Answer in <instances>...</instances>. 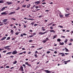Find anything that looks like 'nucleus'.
Instances as JSON below:
<instances>
[{
	"label": "nucleus",
	"instance_id": "obj_1",
	"mask_svg": "<svg viewBox=\"0 0 73 73\" xmlns=\"http://www.w3.org/2000/svg\"><path fill=\"white\" fill-rule=\"evenodd\" d=\"M17 52L15 50L12 52V54H17Z\"/></svg>",
	"mask_w": 73,
	"mask_h": 73
},
{
	"label": "nucleus",
	"instance_id": "obj_2",
	"mask_svg": "<svg viewBox=\"0 0 73 73\" xmlns=\"http://www.w3.org/2000/svg\"><path fill=\"white\" fill-rule=\"evenodd\" d=\"M15 13V11H14L12 12H11L9 14V15H12V14H14Z\"/></svg>",
	"mask_w": 73,
	"mask_h": 73
},
{
	"label": "nucleus",
	"instance_id": "obj_3",
	"mask_svg": "<svg viewBox=\"0 0 73 73\" xmlns=\"http://www.w3.org/2000/svg\"><path fill=\"white\" fill-rule=\"evenodd\" d=\"M45 71L46 73H52V72H51L50 71H49L48 70H45Z\"/></svg>",
	"mask_w": 73,
	"mask_h": 73
},
{
	"label": "nucleus",
	"instance_id": "obj_4",
	"mask_svg": "<svg viewBox=\"0 0 73 73\" xmlns=\"http://www.w3.org/2000/svg\"><path fill=\"white\" fill-rule=\"evenodd\" d=\"M20 69L22 72H23V71H24V69H23V66H21Z\"/></svg>",
	"mask_w": 73,
	"mask_h": 73
},
{
	"label": "nucleus",
	"instance_id": "obj_5",
	"mask_svg": "<svg viewBox=\"0 0 73 73\" xmlns=\"http://www.w3.org/2000/svg\"><path fill=\"white\" fill-rule=\"evenodd\" d=\"M25 65H27L28 66H31V65L30 64L28 63V62H26L25 63Z\"/></svg>",
	"mask_w": 73,
	"mask_h": 73
},
{
	"label": "nucleus",
	"instance_id": "obj_6",
	"mask_svg": "<svg viewBox=\"0 0 73 73\" xmlns=\"http://www.w3.org/2000/svg\"><path fill=\"white\" fill-rule=\"evenodd\" d=\"M6 38H7V37L5 36L4 37L2 38L0 40V41H3V40H4Z\"/></svg>",
	"mask_w": 73,
	"mask_h": 73
},
{
	"label": "nucleus",
	"instance_id": "obj_7",
	"mask_svg": "<svg viewBox=\"0 0 73 73\" xmlns=\"http://www.w3.org/2000/svg\"><path fill=\"white\" fill-rule=\"evenodd\" d=\"M8 20V19H5L3 20L2 21L3 22H4V23H6L7 22V21Z\"/></svg>",
	"mask_w": 73,
	"mask_h": 73
},
{
	"label": "nucleus",
	"instance_id": "obj_8",
	"mask_svg": "<svg viewBox=\"0 0 73 73\" xmlns=\"http://www.w3.org/2000/svg\"><path fill=\"white\" fill-rule=\"evenodd\" d=\"M1 15H7V13L5 12H3L1 13Z\"/></svg>",
	"mask_w": 73,
	"mask_h": 73
},
{
	"label": "nucleus",
	"instance_id": "obj_9",
	"mask_svg": "<svg viewBox=\"0 0 73 73\" xmlns=\"http://www.w3.org/2000/svg\"><path fill=\"white\" fill-rule=\"evenodd\" d=\"M6 4H8V5H11V4H12V3L11 2H6Z\"/></svg>",
	"mask_w": 73,
	"mask_h": 73
},
{
	"label": "nucleus",
	"instance_id": "obj_10",
	"mask_svg": "<svg viewBox=\"0 0 73 73\" xmlns=\"http://www.w3.org/2000/svg\"><path fill=\"white\" fill-rule=\"evenodd\" d=\"M35 3V4H40V1H39L36 2Z\"/></svg>",
	"mask_w": 73,
	"mask_h": 73
},
{
	"label": "nucleus",
	"instance_id": "obj_11",
	"mask_svg": "<svg viewBox=\"0 0 73 73\" xmlns=\"http://www.w3.org/2000/svg\"><path fill=\"white\" fill-rule=\"evenodd\" d=\"M59 44H60V45H63L64 44V43L63 42H62V43L61 42H60Z\"/></svg>",
	"mask_w": 73,
	"mask_h": 73
},
{
	"label": "nucleus",
	"instance_id": "obj_12",
	"mask_svg": "<svg viewBox=\"0 0 73 73\" xmlns=\"http://www.w3.org/2000/svg\"><path fill=\"white\" fill-rule=\"evenodd\" d=\"M10 47V46H6L4 47V48L5 49H8V47Z\"/></svg>",
	"mask_w": 73,
	"mask_h": 73
},
{
	"label": "nucleus",
	"instance_id": "obj_13",
	"mask_svg": "<svg viewBox=\"0 0 73 73\" xmlns=\"http://www.w3.org/2000/svg\"><path fill=\"white\" fill-rule=\"evenodd\" d=\"M50 32H53V33H55L56 32L55 31H54V30H50Z\"/></svg>",
	"mask_w": 73,
	"mask_h": 73
},
{
	"label": "nucleus",
	"instance_id": "obj_14",
	"mask_svg": "<svg viewBox=\"0 0 73 73\" xmlns=\"http://www.w3.org/2000/svg\"><path fill=\"white\" fill-rule=\"evenodd\" d=\"M12 53V52H8L6 54V55H7V54H11Z\"/></svg>",
	"mask_w": 73,
	"mask_h": 73
},
{
	"label": "nucleus",
	"instance_id": "obj_15",
	"mask_svg": "<svg viewBox=\"0 0 73 73\" xmlns=\"http://www.w3.org/2000/svg\"><path fill=\"white\" fill-rule=\"evenodd\" d=\"M69 15H70V14H66L65 15V16H66V17H68V16H69Z\"/></svg>",
	"mask_w": 73,
	"mask_h": 73
},
{
	"label": "nucleus",
	"instance_id": "obj_16",
	"mask_svg": "<svg viewBox=\"0 0 73 73\" xmlns=\"http://www.w3.org/2000/svg\"><path fill=\"white\" fill-rule=\"evenodd\" d=\"M0 3H4V1L2 0L0 1Z\"/></svg>",
	"mask_w": 73,
	"mask_h": 73
},
{
	"label": "nucleus",
	"instance_id": "obj_17",
	"mask_svg": "<svg viewBox=\"0 0 73 73\" xmlns=\"http://www.w3.org/2000/svg\"><path fill=\"white\" fill-rule=\"evenodd\" d=\"M27 20H35V19H27Z\"/></svg>",
	"mask_w": 73,
	"mask_h": 73
},
{
	"label": "nucleus",
	"instance_id": "obj_18",
	"mask_svg": "<svg viewBox=\"0 0 73 73\" xmlns=\"http://www.w3.org/2000/svg\"><path fill=\"white\" fill-rule=\"evenodd\" d=\"M57 35H55L54 36V37L53 38V39H54V38H56V37H57Z\"/></svg>",
	"mask_w": 73,
	"mask_h": 73
},
{
	"label": "nucleus",
	"instance_id": "obj_19",
	"mask_svg": "<svg viewBox=\"0 0 73 73\" xmlns=\"http://www.w3.org/2000/svg\"><path fill=\"white\" fill-rule=\"evenodd\" d=\"M5 9V7H3L2 9H1V11H4V10Z\"/></svg>",
	"mask_w": 73,
	"mask_h": 73
},
{
	"label": "nucleus",
	"instance_id": "obj_20",
	"mask_svg": "<svg viewBox=\"0 0 73 73\" xmlns=\"http://www.w3.org/2000/svg\"><path fill=\"white\" fill-rule=\"evenodd\" d=\"M68 39H66V40L64 41L65 43H66V42H68Z\"/></svg>",
	"mask_w": 73,
	"mask_h": 73
},
{
	"label": "nucleus",
	"instance_id": "obj_21",
	"mask_svg": "<svg viewBox=\"0 0 73 73\" xmlns=\"http://www.w3.org/2000/svg\"><path fill=\"white\" fill-rule=\"evenodd\" d=\"M65 49H66V52H68L69 50H68V49H67V48H65Z\"/></svg>",
	"mask_w": 73,
	"mask_h": 73
},
{
	"label": "nucleus",
	"instance_id": "obj_22",
	"mask_svg": "<svg viewBox=\"0 0 73 73\" xmlns=\"http://www.w3.org/2000/svg\"><path fill=\"white\" fill-rule=\"evenodd\" d=\"M57 41H58V42H60V41H61V39H60L59 38L58 39H57Z\"/></svg>",
	"mask_w": 73,
	"mask_h": 73
},
{
	"label": "nucleus",
	"instance_id": "obj_23",
	"mask_svg": "<svg viewBox=\"0 0 73 73\" xmlns=\"http://www.w3.org/2000/svg\"><path fill=\"white\" fill-rule=\"evenodd\" d=\"M17 63V61H15V62H13V64H16Z\"/></svg>",
	"mask_w": 73,
	"mask_h": 73
},
{
	"label": "nucleus",
	"instance_id": "obj_24",
	"mask_svg": "<svg viewBox=\"0 0 73 73\" xmlns=\"http://www.w3.org/2000/svg\"><path fill=\"white\" fill-rule=\"evenodd\" d=\"M27 5H23L22 6V7H24V8H25Z\"/></svg>",
	"mask_w": 73,
	"mask_h": 73
},
{
	"label": "nucleus",
	"instance_id": "obj_25",
	"mask_svg": "<svg viewBox=\"0 0 73 73\" xmlns=\"http://www.w3.org/2000/svg\"><path fill=\"white\" fill-rule=\"evenodd\" d=\"M13 30H11V31L10 33H11L12 34H13Z\"/></svg>",
	"mask_w": 73,
	"mask_h": 73
},
{
	"label": "nucleus",
	"instance_id": "obj_26",
	"mask_svg": "<svg viewBox=\"0 0 73 73\" xmlns=\"http://www.w3.org/2000/svg\"><path fill=\"white\" fill-rule=\"evenodd\" d=\"M30 5H31V4H29L28 5H27V8H29L30 7Z\"/></svg>",
	"mask_w": 73,
	"mask_h": 73
},
{
	"label": "nucleus",
	"instance_id": "obj_27",
	"mask_svg": "<svg viewBox=\"0 0 73 73\" xmlns=\"http://www.w3.org/2000/svg\"><path fill=\"white\" fill-rule=\"evenodd\" d=\"M17 8V9H16V10L17 11H18V10L19 9H20V7H18Z\"/></svg>",
	"mask_w": 73,
	"mask_h": 73
},
{
	"label": "nucleus",
	"instance_id": "obj_28",
	"mask_svg": "<svg viewBox=\"0 0 73 73\" xmlns=\"http://www.w3.org/2000/svg\"><path fill=\"white\" fill-rule=\"evenodd\" d=\"M45 40L46 41H48V40H49V38H46Z\"/></svg>",
	"mask_w": 73,
	"mask_h": 73
},
{
	"label": "nucleus",
	"instance_id": "obj_29",
	"mask_svg": "<svg viewBox=\"0 0 73 73\" xmlns=\"http://www.w3.org/2000/svg\"><path fill=\"white\" fill-rule=\"evenodd\" d=\"M59 16L60 17H63V15H61L60 14H59Z\"/></svg>",
	"mask_w": 73,
	"mask_h": 73
},
{
	"label": "nucleus",
	"instance_id": "obj_30",
	"mask_svg": "<svg viewBox=\"0 0 73 73\" xmlns=\"http://www.w3.org/2000/svg\"><path fill=\"white\" fill-rule=\"evenodd\" d=\"M46 40H45L43 41V43H45V42H46Z\"/></svg>",
	"mask_w": 73,
	"mask_h": 73
},
{
	"label": "nucleus",
	"instance_id": "obj_31",
	"mask_svg": "<svg viewBox=\"0 0 73 73\" xmlns=\"http://www.w3.org/2000/svg\"><path fill=\"white\" fill-rule=\"evenodd\" d=\"M11 38L10 37H7V40H9Z\"/></svg>",
	"mask_w": 73,
	"mask_h": 73
},
{
	"label": "nucleus",
	"instance_id": "obj_32",
	"mask_svg": "<svg viewBox=\"0 0 73 73\" xmlns=\"http://www.w3.org/2000/svg\"><path fill=\"white\" fill-rule=\"evenodd\" d=\"M50 53V51H47L46 52V53L47 54H49V53Z\"/></svg>",
	"mask_w": 73,
	"mask_h": 73
},
{
	"label": "nucleus",
	"instance_id": "obj_33",
	"mask_svg": "<svg viewBox=\"0 0 73 73\" xmlns=\"http://www.w3.org/2000/svg\"><path fill=\"white\" fill-rule=\"evenodd\" d=\"M31 24L32 25V26H33V25H34V22H33V23H32Z\"/></svg>",
	"mask_w": 73,
	"mask_h": 73
},
{
	"label": "nucleus",
	"instance_id": "obj_34",
	"mask_svg": "<svg viewBox=\"0 0 73 73\" xmlns=\"http://www.w3.org/2000/svg\"><path fill=\"white\" fill-rule=\"evenodd\" d=\"M6 68H9V66H6Z\"/></svg>",
	"mask_w": 73,
	"mask_h": 73
},
{
	"label": "nucleus",
	"instance_id": "obj_35",
	"mask_svg": "<svg viewBox=\"0 0 73 73\" xmlns=\"http://www.w3.org/2000/svg\"><path fill=\"white\" fill-rule=\"evenodd\" d=\"M15 35H19V33H15Z\"/></svg>",
	"mask_w": 73,
	"mask_h": 73
},
{
	"label": "nucleus",
	"instance_id": "obj_36",
	"mask_svg": "<svg viewBox=\"0 0 73 73\" xmlns=\"http://www.w3.org/2000/svg\"><path fill=\"white\" fill-rule=\"evenodd\" d=\"M21 37H23V34H21Z\"/></svg>",
	"mask_w": 73,
	"mask_h": 73
},
{
	"label": "nucleus",
	"instance_id": "obj_37",
	"mask_svg": "<svg viewBox=\"0 0 73 73\" xmlns=\"http://www.w3.org/2000/svg\"><path fill=\"white\" fill-rule=\"evenodd\" d=\"M39 7H38V6H36L35 7V8H36V9H37Z\"/></svg>",
	"mask_w": 73,
	"mask_h": 73
},
{
	"label": "nucleus",
	"instance_id": "obj_38",
	"mask_svg": "<svg viewBox=\"0 0 73 73\" xmlns=\"http://www.w3.org/2000/svg\"><path fill=\"white\" fill-rule=\"evenodd\" d=\"M23 35L24 36H26L27 35V34H26L25 33H24L23 34Z\"/></svg>",
	"mask_w": 73,
	"mask_h": 73
},
{
	"label": "nucleus",
	"instance_id": "obj_39",
	"mask_svg": "<svg viewBox=\"0 0 73 73\" xmlns=\"http://www.w3.org/2000/svg\"><path fill=\"white\" fill-rule=\"evenodd\" d=\"M3 53H6L7 52V51L6 50H4L3 51Z\"/></svg>",
	"mask_w": 73,
	"mask_h": 73
},
{
	"label": "nucleus",
	"instance_id": "obj_40",
	"mask_svg": "<svg viewBox=\"0 0 73 73\" xmlns=\"http://www.w3.org/2000/svg\"><path fill=\"white\" fill-rule=\"evenodd\" d=\"M50 29H53V27H50Z\"/></svg>",
	"mask_w": 73,
	"mask_h": 73
},
{
	"label": "nucleus",
	"instance_id": "obj_41",
	"mask_svg": "<svg viewBox=\"0 0 73 73\" xmlns=\"http://www.w3.org/2000/svg\"><path fill=\"white\" fill-rule=\"evenodd\" d=\"M65 56V54L64 53H63V54L62 55V56Z\"/></svg>",
	"mask_w": 73,
	"mask_h": 73
},
{
	"label": "nucleus",
	"instance_id": "obj_42",
	"mask_svg": "<svg viewBox=\"0 0 73 73\" xmlns=\"http://www.w3.org/2000/svg\"><path fill=\"white\" fill-rule=\"evenodd\" d=\"M33 36V35H32L29 36V37H32Z\"/></svg>",
	"mask_w": 73,
	"mask_h": 73
},
{
	"label": "nucleus",
	"instance_id": "obj_43",
	"mask_svg": "<svg viewBox=\"0 0 73 73\" xmlns=\"http://www.w3.org/2000/svg\"><path fill=\"white\" fill-rule=\"evenodd\" d=\"M23 54V52H22L21 53L19 54H18L20 55V54Z\"/></svg>",
	"mask_w": 73,
	"mask_h": 73
},
{
	"label": "nucleus",
	"instance_id": "obj_44",
	"mask_svg": "<svg viewBox=\"0 0 73 73\" xmlns=\"http://www.w3.org/2000/svg\"><path fill=\"white\" fill-rule=\"evenodd\" d=\"M61 38H65V37L64 36H61Z\"/></svg>",
	"mask_w": 73,
	"mask_h": 73
},
{
	"label": "nucleus",
	"instance_id": "obj_45",
	"mask_svg": "<svg viewBox=\"0 0 73 73\" xmlns=\"http://www.w3.org/2000/svg\"><path fill=\"white\" fill-rule=\"evenodd\" d=\"M68 45H72V43H69L68 44Z\"/></svg>",
	"mask_w": 73,
	"mask_h": 73
},
{
	"label": "nucleus",
	"instance_id": "obj_46",
	"mask_svg": "<svg viewBox=\"0 0 73 73\" xmlns=\"http://www.w3.org/2000/svg\"><path fill=\"white\" fill-rule=\"evenodd\" d=\"M10 57H11V58H13V57H14V56H10Z\"/></svg>",
	"mask_w": 73,
	"mask_h": 73
},
{
	"label": "nucleus",
	"instance_id": "obj_47",
	"mask_svg": "<svg viewBox=\"0 0 73 73\" xmlns=\"http://www.w3.org/2000/svg\"><path fill=\"white\" fill-rule=\"evenodd\" d=\"M32 41H33V40H29V42H32Z\"/></svg>",
	"mask_w": 73,
	"mask_h": 73
},
{
	"label": "nucleus",
	"instance_id": "obj_48",
	"mask_svg": "<svg viewBox=\"0 0 73 73\" xmlns=\"http://www.w3.org/2000/svg\"><path fill=\"white\" fill-rule=\"evenodd\" d=\"M44 32L42 33H42H41V35H44Z\"/></svg>",
	"mask_w": 73,
	"mask_h": 73
},
{
	"label": "nucleus",
	"instance_id": "obj_49",
	"mask_svg": "<svg viewBox=\"0 0 73 73\" xmlns=\"http://www.w3.org/2000/svg\"><path fill=\"white\" fill-rule=\"evenodd\" d=\"M53 24V23H50L49 24H48V25L49 26V25H51V24Z\"/></svg>",
	"mask_w": 73,
	"mask_h": 73
},
{
	"label": "nucleus",
	"instance_id": "obj_50",
	"mask_svg": "<svg viewBox=\"0 0 73 73\" xmlns=\"http://www.w3.org/2000/svg\"><path fill=\"white\" fill-rule=\"evenodd\" d=\"M57 52L56 51H55L54 52V53H55V54H57Z\"/></svg>",
	"mask_w": 73,
	"mask_h": 73
},
{
	"label": "nucleus",
	"instance_id": "obj_51",
	"mask_svg": "<svg viewBox=\"0 0 73 73\" xmlns=\"http://www.w3.org/2000/svg\"><path fill=\"white\" fill-rule=\"evenodd\" d=\"M34 56L35 57H37V54H35Z\"/></svg>",
	"mask_w": 73,
	"mask_h": 73
},
{
	"label": "nucleus",
	"instance_id": "obj_52",
	"mask_svg": "<svg viewBox=\"0 0 73 73\" xmlns=\"http://www.w3.org/2000/svg\"><path fill=\"white\" fill-rule=\"evenodd\" d=\"M35 60H37V59H34V60H33L32 61V62H33V61H35Z\"/></svg>",
	"mask_w": 73,
	"mask_h": 73
},
{
	"label": "nucleus",
	"instance_id": "obj_53",
	"mask_svg": "<svg viewBox=\"0 0 73 73\" xmlns=\"http://www.w3.org/2000/svg\"><path fill=\"white\" fill-rule=\"evenodd\" d=\"M42 4H46V3H42Z\"/></svg>",
	"mask_w": 73,
	"mask_h": 73
},
{
	"label": "nucleus",
	"instance_id": "obj_54",
	"mask_svg": "<svg viewBox=\"0 0 73 73\" xmlns=\"http://www.w3.org/2000/svg\"><path fill=\"white\" fill-rule=\"evenodd\" d=\"M23 66H24V67H25V68H26L25 65V64H23Z\"/></svg>",
	"mask_w": 73,
	"mask_h": 73
},
{
	"label": "nucleus",
	"instance_id": "obj_55",
	"mask_svg": "<svg viewBox=\"0 0 73 73\" xmlns=\"http://www.w3.org/2000/svg\"><path fill=\"white\" fill-rule=\"evenodd\" d=\"M27 27V25H24V28H26Z\"/></svg>",
	"mask_w": 73,
	"mask_h": 73
},
{
	"label": "nucleus",
	"instance_id": "obj_56",
	"mask_svg": "<svg viewBox=\"0 0 73 73\" xmlns=\"http://www.w3.org/2000/svg\"><path fill=\"white\" fill-rule=\"evenodd\" d=\"M29 31L31 32H32V30H30Z\"/></svg>",
	"mask_w": 73,
	"mask_h": 73
},
{
	"label": "nucleus",
	"instance_id": "obj_57",
	"mask_svg": "<svg viewBox=\"0 0 73 73\" xmlns=\"http://www.w3.org/2000/svg\"><path fill=\"white\" fill-rule=\"evenodd\" d=\"M22 49L23 50H25V48H22Z\"/></svg>",
	"mask_w": 73,
	"mask_h": 73
},
{
	"label": "nucleus",
	"instance_id": "obj_58",
	"mask_svg": "<svg viewBox=\"0 0 73 73\" xmlns=\"http://www.w3.org/2000/svg\"><path fill=\"white\" fill-rule=\"evenodd\" d=\"M41 33H42V32H40V33H39V35H41Z\"/></svg>",
	"mask_w": 73,
	"mask_h": 73
},
{
	"label": "nucleus",
	"instance_id": "obj_59",
	"mask_svg": "<svg viewBox=\"0 0 73 73\" xmlns=\"http://www.w3.org/2000/svg\"><path fill=\"white\" fill-rule=\"evenodd\" d=\"M10 50V48H8L7 49V50Z\"/></svg>",
	"mask_w": 73,
	"mask_h": 73
},
{
	"label": "nucleus",
	"instance_id": "obj_60",
	"mask_svg": "<svg viewBox=\"0 0 73 73\" xmlns=\"http://www.w3.org/2000/svg\"><path fill=\"white\" fill-rule=\"evenodd\" d=\"M59 27H60V28H63V27L62 26H60Z\"/></svg>",
	"mask_w": 73,
	"mask_h": 73
},
{
	"label": "nucleus",
	"instance_id": "obj_61",
	"mask_svg": "<svg viewBox=\"0 0 73 73\" xmlns=\"http://www.w3.org/2000/svg\"><path fill=\"white\" fill-rule=\"evenodd\" d=\"M44 29V27H42L41 28V29H42H42Z\"/></svg>",
	"mask_w": 73,
	"mask_h": 73
},
{
	"label": "nucleus",
	"instance_id": "obj_62",
	"mask_svg": "<svg viewBox=\"0 0 73 73\" xmlns=\"http://www.w3.org/2000/svg\"><path fill=\"white\" fill-rule=\"evenodd\" d=\"M73 39H71L70 40V41H73Z\"/></svg>",
	"mask_w": 73,
	"mask_h": 73
},
{
	"label": "nucleus",
	"instance_id": "obj_63",
	"mask_svg": "<svg viewBox=\"0 0 73 73\" xmlns=\"http://www.w3.org/2000/svg\"><path fill=\"white\" fill-rule=\"evenodd\" d=\"M34 25L35 26H37V24H35Z\"/></svg>",
	"mask_w": 73,
	"mask_h": 73
},
{
	"label": "nucleus",
	"instance_id": "obj_64",
	"mask_svg": "<svg viewBox=\"0 0 73 73\" xmlns=\"http://www.w3.org/2000/svg\"><path fill=\"white\" fill-rule=\"evenodd\" d=\"M36 33H33V36H34V35H36Z\"/></svg>",
	"mask_w": 73,
	"mask_h": 73
}]
</instances>
